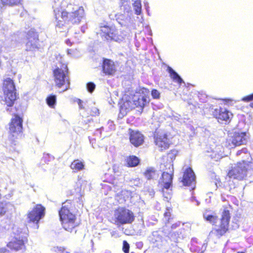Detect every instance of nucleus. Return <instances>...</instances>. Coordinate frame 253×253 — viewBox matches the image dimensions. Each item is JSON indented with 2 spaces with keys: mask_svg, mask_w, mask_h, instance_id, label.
Returning <instances> with one entry per match:
<instances>
[{
  "mask_svg": "<svg viewBox=\"0 0 253 253\" xmlns=\"http://www.w3.org/2000/svg\"><path fill=\"white\" fill-rule=\"evenodd\" d=\"M167 166H168L169 170L163 173L161 182L163 183L164 188L168 190L171 186L173 168L172 164L170 163L167 165Z\"/></svg>",
  "mask_w": 253,
  "mask_h": 253,
  "instance_id": "nucleus-18",
  "label": "nucleus"
},
{
  "mask_svg": "<svg viewBox=\"0 0 253 253\" xmlns=\"http://www.w3.org/2000/svg\"><path fill=\"white\" fill-rule=\"evenodd\" d=\"M87 29V27L86 26H83L81 28V31L83 33H84L85 30Z\"/></svg>",
  "mask_w": 253,
  "mask_h": 253,
  "instance_id": "nucleus-48",
  "label": "nucleus"
},
{
  "mask_svg": "<svg viewBox=\"0 0 253 253\" xmlns=\"http://www.w3.org/2000/svg\"><path fill=\"white\" fill-rule=\"evenodd\" d=\"M166 253H183L182 250L177 246H174L167 251Z\"/></svg>",
  "mask_w": 253,
  "mask_h": 253,
  "instance_id": "nucleus-38",
  "label": "nucleus"
},
{
  "mask_svg": "<svg viewBox=\"0 0 253 253\" xmlns=\"http://www.w3.org/2000/svg\"><path fill=\"white\" fill-rule=\"evenodd\" d=\"M66 253H69L68 252H66Z\"/></svg>",
  "mask_w": 253,
  "mask_h": 253,
  "instance_id": "nucleus-60",
  "label": "nucleus"
},
{
  "mask_svg": "<svg viewBox=\"0 0 253 253\" xmlns=\"http://www.w3.org/2000/svg\"><path fill=\"white\" fill-rule=\"evenodd\" d=\"M245 121L244 116H242L237 125L235 130L239 132H245V133L246 134V132L250 128V125L249 124L247 123Z\"/></svg>",
  "mask_w": 253,
  "mask_h": 253,
  "instance_id": "nucleus-23",
  "label": "nucleus"
},
{
  "mask_svg": "<svg viewBox=\"0 0 253 253\" xmlns=\"http://www.w3.org/2000/svg\"><path fill=\"white\" fill-rule=\"evenodd\" d=\"M149 239L150 242L158 248L161 247L166 243V240L164 237V232L163 230L153 232L149 236Z\"/></svg>",
  "mask_w": 253,
  "mask_h": 253,
  "instance_id": "nucleus-19",
  "label": "nucleus"
},
{
  "mask_svg": "<svg viewBox=\"0 0 253 253\" xmlns=\"http://www.w3.org/2000/svg\"><path fill=\"white\" fill-rule=\"evenodd\" d=\"M204 218L211 224L214 225L218 220V218L215 213L211 211L206 210L203 213Z\"/></svg>",
  "mask_w": 253,
  "mask_h": 253,
  "instance_id": "nucleus-24",
  "label": "nucleus"
},
{
  "mask_svg": "<svg viewBox=\"0 0 253 253\" xmlns=\"http://www.w3.org/2000/svg\"><path fill=\"white\" fill-rule=\"evenodd\" d=\"M77 103L80 109H84L86 110L88 109V102L87 101L84 102L82 100L78 99Z\"/></svg>",
  "mask_w": 253,
  "mask_h": 253,
  "instance_id": "nucleus-36",
  "label": "nucleus"
},
{
  "mask_svg": "<svg viewBox=\"0 0 253 253\" xmlns=\"http://www.w3.org/2000/svg\"><path fill=\"white\" fill-rule=\"evenodd\" d=\"M253 100V93L242 98V100L245 102H249ZM252 108H253V102L250 104Z\"/></svg>",
  "mask_w": 253,
  "mask_h": 253,
  "instance_id": "nucleus-39",
  "label": "nucleus"
},
{
  "mask_svg": "<svg viewBox=\"0 0 253 253\" xmlns=\"http://www.w3.org/2000/svg\"><path fill=\"white\" fill-rule=\"evenodd\" d=\"M133 2L132 4L135 13L137 15H140L141 13V3L140 0Z\"/></svg>",
  "mask_w": 253,
  "mask_h": 253,
  "instance_id": "nucleus-33",
  "label": "nucleus"
},
{
  "mask_svg": "<svg viewBox=\"0 0 253 253\" xmlns=\"http://www.w3.org/2000/svg\"><path fill=\"white\" fill-rule=\"evenodd\" d=\"M131 15L126 13H118L116 15V20L122 26L126 28L131 26L133 23V20L131 18Z\"/></svg>",
  "mask_w": 253,
  "mask_h": 253,
  "instance_id": "nucleus-21",
  "label": "nucleus"
},
{
  "mask_svg": "<svg viewBox=\"0 0 253 253\" xmlns=\"http://www.w3.org/2000/svg\"><path fill=\"white\" fill-rule=\"evenodd\" d=\"M101 128H99V129H97L96 130V134H101Z\"/></svg>",
  "mask_w": 253,
  "mask_h": 253,
  "instance_id": "nucleus-50",
  "label": "nucleus"
},
{
  "mask_svg": "<svg viewBox=\"0 0 253 253\" xmlns=\"http://www.w3.org/2000/svg\"><path fill=\"white\" fill-rule=\"evenodd\" d=\"M180 222H177L174 224H173L171 226V231H172L173 230L176 229L177 227H179L180 226Z\"/></svg>",
  "mask_w": 253,
  "mask_h": 253,
  "instance_id": "nucleus-46",
  "label": "nucleus"
},
{
  "mask_svg": "<svg viewBox=\"0 0 253 253\" xmlns=\"http://www.w3.org/2000/svg\"><path fill=\"white\" fill-rule=\"evenodd\" d=\"M3 90L5 102L8 106H12L15 101L17 95L13 81L9 78L4 80Z\"/></svg>",
  "mask_w": 253,
  "mask_h": 253,
  "instance_id": "nucleus-7",
  "label": "nucleus"
},
{
  "mask_svg": "<svg viewBox=\"0 0 253 253\" xmlns=\"http://www.w3.org/2000/svg\"><path fill=\"white\" fill-rule=\"evenodd\" d=\"M144 175L148 180L156 179L159 177V173L154 168L150 167L146 169Z\"/></svg>",
  "mask_w": 253,
  "mask_h": 253,
  "instance_id": "nucleus-25",
  "label": "nucleus"
},
{
  "mask_svg": "<svg viewBox=\"0 0 253 253\" xmlns=\"http://www.w3.org/2000/svg\"><path fill=\"white\" fill-rule=\"evenodd\" d=\"M52 251L57 253H63L64 251V248L61 247H54L52 248Z\"/></svg>",
  "mask_w": 253,
  "mask_h": 253,
  "instance_id": "nucleus-44",
  "label": "nucleus"
},
{
  "mask_svg": "<svg viewBox=\"0 0 253 253\" xmlns=\"http://www.w3.org/2000/svg\"><path fill=\"white\" fill-rule=\"evenodd\" d=\"M99 114V110L96 107H93L91 109V115L92 116H97Z\"/></svg>",
  "mask_w": 253,
  "mask_h": 253,
  "instance_id": "nucleus-45",
  "label": "nucleus"
},
{
  "mask_svg": "<svg viewBox=\"0 0 253 253\" xmlns=\"http://www.w3.org/2000/svg\"><path fill=\"white\" fill-rule=\"evenodd\" d=\"M165 198H166L167 199H169L170 198V195L169 194H168L167 196H165Z\"/></svg>",
  "mask_w": 253,
  "mask_h": 253,
  "instance_id": "nucleus-51",
  "label": "nucleus"
},
{
  "mask_svg": "<svg viewBox=\"0 0 253 253\" xmlns=\"http://www.w3.org/2000/svg\"><path fill=\"white\" fill-rule=\"evenodd\" d=\"M53 60L56 68L54 70V81L58 87H63V91L68 89L70 85L69 78L68 75L67 65L62 62V57L60 54H55Z\"/></svg>",
  "mask_w": 253,
  "mask_h": 253,
  "instance_id": "nucleus-3",
  "label": "nucleus"
},
{
  "mask_svg": "<svg viewBox=\"0 0 253 253\" xmlns=\"http://www.w3.org/2000/svg\"><path fill=\"white\" fill-rule=\"evenodd\" d=\"M126 161L128 167H134L137 166L139 163V159L135 156H130L127 157Z\"/></svg>",
  "mask_w": 253,
  "mask_h": 253,
  "instance_id": "nucleus-29",
  "label": "nucleus"
},
{
  "mask_svg": "<svg viewBox=\"0 0 253 253\" xmlns=\"http://www.w3.org/2000/svg\"><path fill=\"white\" fill-rule=\"evenodd\" d=\"M155 143L161 150L169 148L170 142L167 134L164 131H157L154 134Z\"/></svg>",
  "mask_w": 253,
  "mask_h": 253,
  "instance_id": "nucleus-15",
  "label": "nucleus"
},
{
  "mask_svg": "<svg viewBox=\"0 0 253 253\" xmlns=\"http://www.w3.org/2000/svg\"><path fill=\"white\" fill-rule=\"evenodd\" d=\"M192 201H194H194H196V199H195V197H192Z\"/></svg>",
  "mask_w": 253,
  "mask_h": 253,
  "instance_id": "nucleus-53",
  "label": "nucleus"
},
{
  "mask_svg": "<svg viewBox=\"0 0 253 253\" xmlns=\"http://www.w3.org/2000/svg\"><path fill=\"white\" fill-rule=\"evenodd\" d=\"M151 95L153 98L158 99L160 97V93L157 89H153L151 91Z\"/></svg>",
  "mask_w": 253,
  "mask_h": 253,
  "instance_id": "nucleus-43",
  "label": "nucleus"
},
{
  "mask_svg": "<svg viewBox=\"0 0 253 253\" xmlns=\"http://www.w3.org/2000/svg\"><path fill=\"white\" fill-rule=\"evenodd\" d=\"M82 181H83V180L80 179L79 180V183L80 184V183H81V182H82Z\"/></svg>",
  "mask_w": 253,
  "mask_h": 253,
  "instance_id": "nucleus-54",
  "label": "nucleus"
},
{
  "mask_svg": "<svg viewBox=\"0 0 253 253\" xmlns=\"http://www.w3.org/2000/svg\"><path fill=\"white\" fill-rule=\"evenodd\" d=\"M13 232L15 234L14 238L7 243V247L14 251H23L25 249V243L27 242V236L22 231L13 228Z\"/></svg>",
  "mask_w": 253,
  "mask_h": 253,
  "instance_id": "nucleus-6",
  "label": "nucleus"
},
{
  "mask_svg": "<svg viewBox=\"0 0 253 253\" xmlns=\"http://www.w3.org/2000/svg\"><path fill=\"white\" fill-rule=\"evenodd\" d=\"M100 31L102 39L107 42L114 41L120 42L124 39L123 36L118 35L116 30L113 27L108 26H100Z\"/></svg>",
  "mask_w": 253,
  "mask_h": 253,
  "instance_id": "nucleus-10",
  "label": "nucleus"
},
{
  "mask_svg": "<svg viewBox=\"0 0 253 253\" xmlns=\"http://www.w3.org/2000/svg\"><path fill=\"white\" fill-rule=\"evenodd\" d=\"M249 166V164H246L245 161L242 160V162H238L237 164L229 171L228 175L231 178L242 180L246 176Z\"/></svg>",
  "mask_w": 253,
  "mask_h": 253,
  "instance_id": "nucleus-11",
  "label": "nucleus"
},
{
  "mask_svg": "<svg viewBox=\"0 0 253 253\" xmlns=\"http://www.w3.org/2000/svg\"><path fill=\"white\" fill-rule=\"evenodd\" d=\"M122 5H121V9L124 11V13L126 14L131 15V9L130 5L126 0H123Z\"/></svg>",
  "mask_w": 253,
  "mask_h": 253,
  "instance_id": "nucleus-32",
  "label": "nucleus"
},
{
  "mask_svg": "<svg viewBox=\"0 0 253 253\" xmlns=\"http://www.w3.org/2000/svg\"><path fill=\"white\" fill-rule=\"evenodd\" d=\"M22 119L18 116L15 115L11 119L9 124V131L13 138H17L22 130Z\"/></svg>",
  "mask_w": 253,
  "mask_h": 253,
  "instance_id": "nucleus-13",
  "label": "nucleus"
},
{
  "mask_svg": "<svg viewBox=\"0 0 253 253\" xmlns=\"http://www.w3.org/2000/svg\"><path fill=\"white\" fill-rule=\"evenodd\" d=\"M237 253H245L243 252H239Z\"/></svg>",
  "mask_w": 253,
  "mask_h": 253,
  "instance_id": "nucleus-56",
  "label": "nucleus"
},
{
  "mask_svg": "<svg viewBox=\"0 0 253 253\" xmlns=\"http://www.w3.org/2000/svg\"><path fill=\"white\" fill-rule=\"evenodd\" d=\"M212 114L220 123H222V121H224L225 123L229 122L232 116L231 112L225 108L214 109Z\"/></svg>",
  "mask_w": 253,
  "mask_h": 253,
  "instance_id": "nucleus-17",
  "label": "nucleus"
},
{
  "mask_svg": "<svg viewBox=\"0 0 253 253\" xmlns=\"http://www.w3.org/2000/svg\"><path fill=\"white\" fill-rule=\"evenodd\" d=\"M197 202V205L198 206L199 205V202L198 201H196Z\"/></svg>",
  "mask_w": 253,
  "mask_h": 253,
  "instance_id": "nucleus-55",
  "label": "nucleus"
},
{
  "mask_svg": "<svg viewBox=\"0 0 253 253\" xmlns=\"http://www.w3.org/2000/svg\"><path fill=\"white\" fill-rule=\"evenodd\" d=\"M166 232H165V234L164 233V235H166Z\"/></svg>",
  "mask_w": 253,
  "mask_h": 253,
  "instance_id": "nucleus-58",
  "label": "nucleus"
},
{
  "mask_svg": "<svg viewBox=\"0 0 253 253\" xmlns=\"http://www.w3.org/2000/svg\"><path fill=\"white\" fill-rule=\"evenodd\" d=\"M71 201L67 200L62 204V208L59 211L60 219L63 228L70 232L78 225L75 215L71 211Z\"/></svg>",
  "mask_w": 253,
  "mask_h": 253,
  "instance_id": "nucleus-4",
  "label": "nucleus"
},
{
  "mask_svg": "<svg viewBox=\"0 0 253 253\" xmlns=\"http://www.w3.org/2000/svg\"><path fill=\"white\" fill-rule=\"evenodd\" d=\"M103 72L107 75H113L116 71L114 62L109 59H104L102 65Z\"/></svg>",
  "mask_w": 253,
  "mask_h": 253,
  "instance_id": "nucleus-22",
  "label": "nucleus"
},
{
  "mask_svg": "<svg viewBox=\"0 0 253 253\" xmlns=\"http://www.w3.org/2000/svg\"><path fill=\"white\" fill-rule=\"evenodd\" d=\"M56 101V97L54 95H50L46 98V103L51 108H54Z\"/></svg>",
  "mask_w": 253,
  "mask_h": 253,
  "instance_id": "nucleus-34",
  "label": "nucleus"
},
{
  "mask_svg": "<svg viewBox=\"0 0 253 253\" xmlns=\"http://www.w3.org/2000/svg\"><path fill=\"white\" fill-rule=\"evenodd\" d=\"M149 90L144 87L140 88L133 95L131 96L125 95L122 99V103L120 105L119 116L124 117L128 112L135 107L142 110L143 107L149 103Z\"/></svg>",
  "mask_w": 253,
  "mask_h": 253,
  "instance_id": "nucleus-1",
  "label": "nucleus"
},
{
  "mask_svg": "<svg viewBox=\"0 0 253 253\" xmlns=\"http://www.w3.org/2000/svg\"><path fill=\"white\" fill-rule=\"evenodd\" d=\"M170 215H171V214H170V210L167 209V211L164 213V220L166 222H169Z\"/></svg>",
  "mask_w": 253,
  "mask_h": 253,
  "instance_id": "nucleus-40",
  "label": "nucleus"
},
{
  "mask_svg": "<svg viewBox=\"0 0 253 253\" xmlns=\"http://www.w3.org/2000/svg\"><path fill=\"white\" fill-rule=\"evenodd\" d=\"M246 141L247 136L245 132H239L237 130L231 133L227 139V142L231 147L244 144Z\"/></svg>",
  "mask_w": 253,
  "mask_h": 253,
  "instance_id": "nucleus-12",
  "label": "nucleus"
},
{
  "mask_svg": "<svg viewBox=\"0 0 253 253\" xmlns=\"http://www.w3.org/2000/svg\"><path fill=\"white\" fill-rule=\"evenodd\" d=\"M66 43H67V44H69V43H70V40H67L66 41Z\"/></svg>",
  "mask_w": 253,
  "mask_h": 253,
  "instance_id": "nucleus-52",
  "label": "nucleus"
},
{
  "mask_svg": "<svg viewBox=\"0 0 253 253\" xmlns=\"http://www.w3.org/2000/svg\"><path fill=\"white\" fill-rule=\"evenodd\" d=\"M181 234V231H180V230L177 231H171L166 236H167L171 241L177 242L178 241V239L180 238Z\"/></svg>",
  "mask_w": 253,
  "mask_h": 253,
  "instance_id": "nucleus-30",
  "label": "nucleus"
},
{
  "mask_svg": "<svg viewBox=\"0 0 253 253\" xmlns=\"http://www.w3.org/2000/svg\"><path fill=\"white\" fill-rule=\"evenodd\" d=\"M9 252L5 248H0V253H9Z\"/></svg>",
  "mask_w": 253,
  "mask_h": 253,
  "instance_id": "nucleus-47",
  "label": "nucleus"
},
{
  "mask_svg": "<svg viewBox=\"0 0 253 253\" xmlns=\"http://www.w3.org/2000/svg\"><path fill=\"white\" fill-rule=\"evenodd\" d=\"M86 87L89 92H92L95 88V85L93 83L90 82L87 84Z\"/></svg>",
  "mask_w": 253,
  "mask_h": 253,
  "instance_id": "nucleus-41",
  "label": "nucleus"
},
{
  "mask_svg": "<svg viewBox=\"0 0 253 253\" xmlns=\"http://www.w3.org/2000/svg\"><path fill=\"white\" fill-rule=\"evenodd\" d=\"M56 21V30L57 32H63L68 29L69 25L79 23L84 16V10L82 7L75 10L74 12L69 13L66 11H60L58 9L54 10Z\"/></svg>",
  "mask_w": 253,
  "mask_h": 253,
  "instance_id": "nucleus-2",
  "label": "nucleus"
},
{
  "mask_svg": "<svg viewBox=\"0 0 253 253\" xmlns=\"http://www.w3.org/2000/svg\"><path fill=\"white\" fill-rule=\"evenodd\" d=\"M13 206L6 202H0V216L3 215L8 210H11Z\"/></svg>",
  "mask_w": 253,
  "mask_h": 253,
  "instance_id": "nucleus-31",
  "label": "nucleus"
},
{
  "mask_svg": "<svg viewBox=\"0 0 253 253\" xmlns=\"http://www.w3.org/2000/svg\"><path fill=\"white\" fill-rule=\"evenodd\" d=\"M166 232H165V234L164 233V235H166Z\"/></svg>",
  "mask_w": 253,
  "mask_h": 253,
  "instance_id": "nucleus-59",
  "label": "nucleus"
},
{
  "mask_svg": "<svg viewBox=\"0 0 253 253\" xmlns=\"http://www.w3.org/2000/svg\"><path fill=\"white\" fill-rule=\"evenodd\" d=\"M55 0V1H56V0Z\"/></svg>",
  "mask_w": 253,
  "mask_h": 253,
  "instance_id": "nucleus-62",
  "label": "nucleus"
},
{
  "mask_svg": "<svg viewBox=\"0 0 253 253\" xmlns=\"http://www.w3.org/2000/svg\"><path fill=\"white\" fill-rule=\"evenodd\" d=\"M70 167L74 172H77L84 169V165L79 160H74L71 164Z\"/></svg>",
  "mask_w": 253,
  "mask_h": 253,
  "instance_id": "nucleus-28",
  "label": "nucleus"
},
{
  "mask_svg": "<svg viewBox=\"0 0 253 253\" xmlns=\"http://www.w3.org/2000/svg\"><path fill=\"white\" fill-rule=\"evenodd\" d=\"M121 1H123V0H121Z\"/></svg>",
  "mask_w": 253,
  "mask_h": 253,
  "instance_id": "nucleus-61",
  "label": "nucleus"
},
{
  "mask_svg": "<svg viewBox=\"0 0 253 253\" xmlns=\"http://www.w3.org/2000/svg\"><path fill=\"white\" fill-rule=\"evenodd\" d=\"M181 182L183 183V185L190 187V190L195 189L196 186V176L191 168H188L186 169L184 172Z\"/></svg>",
  "mask_w": 253,
  "mask_h": 253,
  "instance_id": "nucleus-16",
  "label": "nucleus"
},
{
  "mask_svg": "<svg viewBox=\"0 0 253 253\" xmlns=\"http://www.w3.org/2000/svg\"><path fill=\"white\" fill-rule=\"evenodd\" d=\"M103 186L106 187V186H107V185L106 184H104V185H103Z\"/></svg>",
  "mask_w": 253,
  "mask_h": 253,
  "instance_id": "nucleus-57",
  "label": "nucleus"
},
{
  "mask_svg": "<svg viewBox=\"0 0 253 253\" xmlns=\"http://www.w3.org/2000/svg\"><path fill=\"white\" fill-rule=\"evenodd\" d=\"M67 53L68 55H71V56L78 58L80 56V53L79 50L77 49H69L67 50Z\"/></svg>",
  "mask_w": 253,
  "mask_h": 253,
  "instance_id": "nucleus-35",
  "label": "nucleus"
},
{
  "mask_svg": "<svg viewBox=\"0 0 253 253\" xmlns=\"http://www.w3.org/2000/svg\"><path fill=\"white\" fill-rule=\"evenodd\" d=\"M150 195L152 197L154 196L155 192L153 190H151L150 192Z\"/></svg>",
  "mask_w": 253,
  "mask_h": 253,
  "instance_id": "nucleus-49",
  "label": "nucleus"
},
{
  "mask_svg": "<svg viewBox=\"0 0 253 253\" xmlns=\"http://www.w3.org/2000/svg\"><path fill=\"white\" fill-rule=\"evenodd\" d=\"M168 71L169 73L170 76L174 82H177L179 84H181L183 82V80L180 76L171 67H168Z\"/></svg>",
  "mask_w": 253,
  "mask_h": 253,
  "instance_id": "nucleus-27",
  "label": "nucleus"
},
{
  "mask_svg": "<svg viewBox=\"0 0 253 253\" xmlns=\"http://www.w3.org/2000/svg\"><path fill=\"white\" fill-rule=\"evenodd\" d=\"M45 208L41 205H37L28 214V222L33 223V228L38 229L39 222L44 215Z\"/></svg>",
  "mask_w": 253,
  "mask_h": 253,
  "instance_id": "nucleus-9",
  "label": "nucleus"
},
{
  "mask_svg": "<svg viewBox=\"0 0 253 253\" xmlns=\"http://www.w3.org/2000/svg\"><path fill=\"white\" fill-rule=\"evenodd\" d=\"M27 42L26 43V50L34 51L38 48L39 36L33 29L30 30L27 34Z\"/></svg>",
  "mask_w": 253,
  "mask_h": 253,
  "instance_id": "nucleus-14",
  "label": "nucleus"
},
{
  "mask_svg": "<svg viewBox=\"0 0 253 253\" xmlns=\"http://www.w3.org/2000/svg\"><path fill=\"white\" fill-rule=\"evenodd\" d=\"M3 5L12 6L19 3L20 0H1Z\"/></svg>",
  "mask_w": 253,
  "mask_h": 253,
  "instance_id": "nucleus-37",
  "label": "nucleus"
},
{
  "mask_svg": "<svg viewBox=\"0 0 253 253\" xmlns=\"http://www.w3.org/2000/svg\"><path fill=\"white\" fill-rule=\"evenodd\" d=\"M130 142L135 147L142 144L144 142V136L139 131L129 129Z\"/></svg>",
  "mask_w": 253,
  "mask_h": 253,
  "instance_id": "nucleus-20",
  "label": "nucleus"
},
{
  "mask_svg": "<svg viewBox=\"0 0 253 253\" xmlns=\"http://www.w3.org/2000/svg\"><path fill=\"white\" fill-rule=\"evenodd\" d=\"M231 206L223 207L221 213V217L218 225H216L215 232L218 236H221L224 234L228 229L229 223L230 219V211Z\"/></svg>",
  "mask_w": 253,
  "mask_h": 253,
  "instance_id": "nucleus-8",
  "label": "nucleus"
},
{
  "mask_svg": "<svg viewBox=\"0 0 253 253\" xmlns=\"http://www.w3.org/2000/svg\"><path fill=\"white\" fill-rule=\"evenodd\" d=\"M129 245L126 241H123V250L125 253H129Z\"/></svg>",
  "mask_w": 253,
  "mask_h": 253,
  "instance_id": "nucleus-42",
  "label": "nucleus"
},
{
  "mask_svg": "<svg viewBox=\"0 0 253 253\" xmlns=\"http://www.w3.org/2000/svg\"><path fill=\"white\" fill-rule=\"evenodd\" d=\"M135 216L133 212L125 208H119L114 213L115 223L118 225L131 224L134 220Z\"/></svg>",
  "mask_w": 253,
  "mask_h": 253,
  "instance_id": "nucleus-5",
  "label": "nucleus"
},
{
  "mask_svg": "<svg viewBox=\"0 0 253 253\" xmlns=\"http://www.w3.org/2000/svg\"><path fill=\"white\" fill-rule=\"evenodd\" d=\"M236 156L238 157H241V158L243 159V160L245 161L246 164H249L251 165L253 164L250 162V161L252 159L250 154L249 153L248 149L246 148H244L242 149L239 150L236 153Z\"/></svg>",
  "mask_w": 253,
  "mask_h": 253,
  "instance_id": "nucleus-26",
  "label": "nucleus"
}]
</instances>
